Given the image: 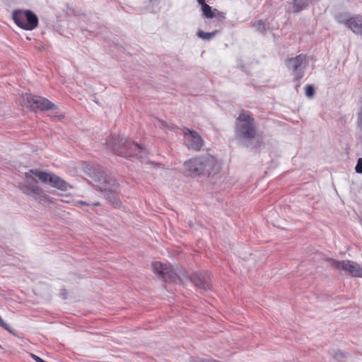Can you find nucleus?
<instances>
[{"label":"nucleus","mask_w":362,"mask_h":362,"mask_svg":"<svg viewBox=\"0 0 362 362\" xmlns=\"http://www.w3.org/2000/svg\"><path fill=\"white\" fill-rule=\"evenodd\" d=\"M252 27L259 33H264L269 28L267 20H258L252 23Z\"/></svg>","instance_id":"nucleus-15"},{"label":"nucleus","mask_w":362,"mask_h":362,"mask_svg":"<svg viewBox=\"0 0 362 362\" xmlns=\"http://www.w3.org/2000/svg\"><path fill=\"white\" fill-rule=\"evenodd\" d=\"M315 90L313 86L308 85L305 87V95L308 98H312L314 95Z\"/></svg>","instance_id":"nucleus-18"},{"label":"nucleus","mask_w":362,"mask_h":362,"mask_svg":"<svg viewBox=\"0 0 362 362\" xmlns=\"http://www.w3.org/2000/svg\"><path fill=\"white\" fill-rule=\"evenodd\" d=\"M356 172L357 173H362V158H360L357 160L356 165L355 167Z\"/></svg>","instance_id":"nucleus-19"},{"label":"nucleus","mask_w":362,"mask_h":362,"mask_svg":"<svg viewBox=\"0 0 362 362\" xmlns=\"http://www.w3.org/2000/svg\"><path fill=\"white\" fill-rule=\"evenodd\" d=\"M45 362H47V361H45Z\"/></svg>","instance_id":"nucleus-28"},{"label":"nucleus","mask_w":362,"mask_h":362,"mask_svg":"<svg viewBox=\"0 0 362 362\" xmlns=\"http://www.w3.org/2000/svg\"><path fill=\"white\" fill-rule=\"evenodd\" d=\"M30 106L33 109L48 110L54 107V104L45 98L33 95L30 96Z\"/></svg>","instance_id":"nucleus-12"},{"label":"nucleus","mask_w":362,"mask_h":362,"mask_svg":"<svg viewBox=\"0 0 362 362\" xmlns=\"http://www.w3.org/2000/svg\"><path fill=\"white\" fill-rule=\"evenodd\" d=\"M152 267L158 278L165 281H175L178 276V270L170 264L154 262Z\"/></svg>","instance_id":"nucleus-10"},{"label":"nucleus","mask_w":362,"mask_h":362,"mask_svg":"<svg viewBox=\"0 0 362 362\" xmlns=\"http://www.w3.org/2000/svg\"><path fill=\"white\" fill-rule=\"evenodd\" d=\"M45 362H47V361H45Z\"/></svg>","instance_id":"nucleus-30"},{"label":"nucleus","mask_w":362,"mask_h":362,"mask_svg":"<svg viewBox=\"0 0 362 362\" xmlns=\"http://www.w3.org/2000/svg\"><path fill=\"white\" fill-rule=\"evenodd\" d=\"M98 204H99V203H98V202L93 204V205H95V206H97V205H98Z\"/></svg>","instance_id":"nucleus-24"},{"label":"nucleus","mask_w":362,"mask_h":362,"mask_svg":"<svg viewBox=\"0 0 362 362\" xmlns=\"http://www.w3.org/2000/svg\"><path fill=\"white\" fill-rule=\"evenodd\" d=\"M286 67L291 71L295 81L300 80L305 74L307 66V58L305 54H299L288 59L286 62Z\"/></svg>","instance_id":"nucleus-8"},{"label":"nucleus","mask_w":362,"mask_h":362,"mask_svg":"<svg viewBox=\"0 0 362 362\" xmlns=\"http://www.w3.org/2000/svg\"><path fill=\"white\" fill-rule=\"evenodd\" d=\"M45 362H47V361H45Z\"/></svg>","instance_id":"nucleus-26"},{"label":"nucleus","mask_w":362,"mask_h":362,"mask_svg":"<svg viewBox=\"0 0 362 362\" xmlns=\"http://www.w3.org/2000/svg\"><path fill=\"white\" fill-rule=\"evenodd\" d=\"M185 145L189 149L198 151L204 145V140L200 134L194 130L185 129L183 131Z\"/></svg>","instance_id":"nucleus-11"},{"label":"nucleus","mask_w":362,"mask_h":362,"mask_svg":"<svg viewBox=\"0 0 362 362\" xmlns=\"http://www.w3.org/2000/svg\"><path fill=\"white\" fill-rule=\"evenodd\" d=\"M0 348H1V346L0 345Z\"/></svg>","instance_id":"nucleus-25"},{"label":"nucleus","mask_w":362,"mask_h":362,"mask_svg":"<svg viewBox=\"0 0 362 362\" xmlns=\"http://www.w3.org/2000/svg\"><path fill=\"white\" fill-rule=\"evenodd\" d=\"M308 5V0H293V11L300 12Z\"/></svg>","instance_id":"nucleus-16"},{"label":"nucleus","mask_w":362,"mask_h":362,"mask_svg":"<svg viewBox=\"0 0 362 362\" xmlns=\"http://www.w3.org/2000/svg\"><path fill=\"white\" fill-rule=\"evenodd\" d=\"M218 32V30H214L213 32L206 33L201 30H199L197 32V35L199 36V37H200L204 40H209L212 37H214Z\"/></svg>","instance_id":"nucleus-17"},{"label":"nucleus","mask_w":362,"mask_h":362,"mask_svg":"<svg viewBox=\"0 0 362 362\" xmlns=\"http://www.w3.org/2000/svg\"><path fill=\"white\" fill-rule=\"evenodd\" d=\"M107 146L115 154L123 157L142 158L144 149L136 143H130L127 138L120 136H112L107 140Z\"/></svg>","instance_id":"nucleus-4"},{"label":"nucleus","mask_w":362,"mask_h":362,"mask_svg":"<svg viewBox=\"0 0 362 362\" xmlns=\"http://www.w3.org/2000/svg\"><path fill=\"white\" fill-rule=\"evenodd\" d=\"M45 362H47V361H45Z\"/></svg>","instance_id":"nucleus-27"},{"label":"nucleus","mask_w":362,"mask_h":362,"mask_svg":"<svg viewBox=\"0 0 362 362\" xmlns=\"http://www.w3.org/2000/svg\"><path fill=\"white\" fill-rule=\"evenodd\" d=\"M45 362H47V361H45Z\"/></svg>","instance_id":"nucleus-29"},{"label":"nucleus","mask_w":362,"mask_h":362,"mask_svg":"<svg viewBox=\"0 0 362 362\" xmlns=\"http://www.w3.org/2000/svg\"><path fill=\"white\" fill-rule=\"evenodd\" d=\"M25 180L18 183V188L24 194L33 197L35 199H40L44 196L43 190L37 185L31 184L29 180L35 181L36 178L42 182L49 184L52 187L60 190L66 191L70 185L59 176L51 173L41 171L40 170H30L25 173Z\"/></svg>","instance_id":"nucleus-1"},{"label":"nucleus","mask_w":362,"mask_h":362,"mask_svg":"<svg viewBox=\"0 0 362 362\" xmlns=\"http://www.w3.org/2000/svg\"><path fill=\"white\" fill-rule=\"evenodd\" d=\"M202 12L203 16L209 19L217 18L219 21H221L225 18L223 13L218 11L217 9L212 10L211 7L208 4H204L202 6Z\"/></svg>","instance_id":"nucleus-14"},{"label":"nucleus","mask_w":362,"mask_h":362,"mask_svg":"<svg viewBox=\"0 0 362 362\" xmlns=\"http://www.w3.org/2000/svg\"><path fill=\"white\" fill-rule=\"evenodd\" d=\"M31 357L36 361V362H45V361H44L42 358H41L40 357L35 355V354H31Z\"/></svg>","instance_id":"nucleus-21"},{"label":"nucleus","mask_w":362,"mask_h":362,"mask_svg":"<svg viewBox=\"0 0 362 362\" xmlns=\"http://www.w3.org/2000/svg\"><path fill=\"white\" fill-rule=\"evenodd\" d=\"M79 205H83V206H88L89 204H88L87 202H84V201H78L76 202L75 204V206H79Z\"/></svg>","instance_id":"nucleus-22"},{"label":"nucleus","mask_w":362,"mask_h":362,"mask_svg":"<svg viewBox=\"0 0 362 362\" xmlns=\"http://www.w3.org/2000/svg\"><path fill=\"white\" fill-rule=\"evenodd\" d=\"M235 135L243 144L250 148L260 145L258 131L255 119L250 113L243 112L236 119Z\"/></svg>","instance_id":"nucleus-2"},{"label":"nucleus","mask_w":362,"mask_h":362,"mask_svg":"<svg viewBox=\"0 0 362 362\" xmlns=\"http://www.w3.org/2000/svg\"><path fill=\"white\" fill-rule=\"evenodd\" d=\"M12 18L19 28L25 30H33L38 25V18L30 10H14Z\"/></svg>","instance_id":"nucleus-6"},{"label":"nucleus","mask_w":362,"mask_h":362,"mask_svg":"<svg viewBox=\"0 0 362 362\" xmlns=\"http://www.w3.org/2000/svg\"><path fill=\"white\" fill-rule=\"evenodd\" d=\"M191 280L196 287L201 290L210 288L209 276L202 273H194L191 276Z\"/></svg>","instance_id":"nucleus-13"},{"label":"nucleus","mask_w":362,"mask_h":362,"mask_svg":"<svg viewBox=\"0 0 362 362\" xmlns=\"http://www.w3.org/2000/svg\"><path fill=\"white\" fill-rule=\"evenodd\" d=\"M329 263L332 268L338 271H343L354 277L362 278V267L356 262L351 260L339 261L330 259Z\"/></svg>","instance_id":"nucleus-7"},{"label":"nucleus","mask_w":362,"mask_h":362,"mask_svg":"<svg viewBox=\"0 0 362 362\" xmlns=\"http://www.w3.org/2000/svg\"><path fill=\"white\" fill-rule=\"evenodd\" d=\"M93 178L96 182L97 187L108 198L110 197V194H115L117 192L119 184L107 171L98 168L93 173Z\"/></svg>","instance_id":"nucleus-5"},{"label":"nucleus","mask_w":362,"mask_h":362,"mask_svg":"<svg viewBox=\"0 0 362 362\" xmlns=\"http://www.w3.org/2000/svg\"><path fill=\"white\" fill-rule=\"evenodd\" d=\"M197 2L199 3V4H200L202 6H203L204 4H206L205 3V0H197Z\"/></svg>","instance_id":"nucleus-23"},{"label":"nucleus","mask_w":362,"mask_h":362,"mask_svg":"<svg viewBox=\"0 0 362 362\" xmlns=\"http://www.w3.org/2000/svg\"><path fill=\"white\" fill-rule=\"evenodd\" d=\"M337 22L344 25L354 33L362 36V16H350L348 13H339L336 16Z\"/></svg>","instance_id":"nucleus-9"},{"label":"nucleus","mask_w":362,"mask_h":362,"mask_svg":"<svg viewBox=\"0 0 362 362\" xmlns=\"http://www.w3.org/2000/svg\"><path fill=\"white\" fill-rule=\"evenodd\" d=\"M184 167L192 176H214L218 174L221 170V163L216 158L209 154L189 159L184 163Z\"/></svg>","instance_id":"nucleus-3"},{"label":"nucleus","mask_w":362,"mask_h":362,"mask_svg":"<svg viewBox=\"0 0 362 362\" xmlns=\"http://www.w3.org/2000/svg\"><path fill=\"white\" fill-rule=\"evenodd\" d=\"M0 326L3 327L4 329L9 332H12V330L10 329V326L8 323L5 322L1 317H0Z\"/></svg>","instance_id":"nucleus-20"}]
</instances>
